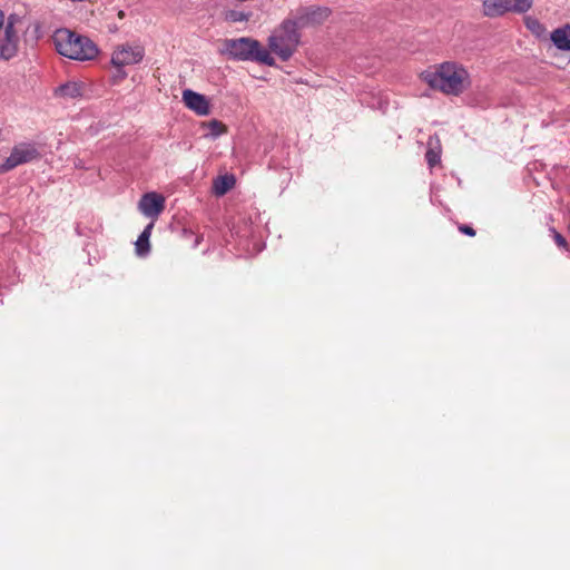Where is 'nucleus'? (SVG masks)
I'll list each match as a JSON object with an SVG mask.
<instances>
[{
	"instance_id": "1",
	"label": "nucleus",
	"mask_w": 570,
	"mask_h": 570,
	"mask_svg": "<svg viewBox=\"0 0 570 570\" xmlns=\"http://www.w3.org/2000/svg\"><path fill=\"white\" fill-rule=\"evenodd\" d=\"M430 88L446 96H460L472 86L469 70L456 61H444L422 72Z\"/></svg>"
},
{
	"instance_id": "2",
	"label": "nucleus",
	"mask_w": 570,
	"mask_h": 570,
	"mask_svg": "<svg viewBox=\"0 0 570 570\" xmlns=\"http://www.w3.org/2000/svg\"><path fill=\"white\" fill-rule=\"evenodd\" d=\"M52 41L58 53L72 60L90 61L99 55V48L91 39L66 28L58 29Z\"/></svg>"
},
{
	"instance_id": "3",
	"label": "nucleus",
	"mask_w": 570,
	"mask_h": 570,
	"mask_svg": "<svg viewBox=\"0 0 570 570\" xmlns=\"http://www.w3.org/2000/svg\"><path fill=\"white\" fill-rule=\"evenodd\" d=\"M222 53L234 60H250L267 66L275 65V60L269 51L258 40L249 37L223 40Z\"/></svg>"
},
{
	"instance_id": "4",
	"label": "nucleus",
	"mask_w": 570,
	"mask_h": 570,
	"mask_svg": "<svg viewBox=\"0 0 570 570\" xmlns=\"http://www.w3.org/2000/svg\"><path fill=\"white\" fill-rule=\"evenodd\" d=\"M298 30L294 20L287 17L268 38L269 49L283 61L288 60L296 51L301 40Z\"/></svg>"
},
{
	"instance_id": "5",
	"label": "nucleus",
	"mask_w": 570,
	"mask_h": 570,
	"mask_svg": "<svg viewBox=\"0 0 570 570\" xmlns=\"http://www.w3.org/2000/svg\"><path fill=\"white\" fill-rule=\"evenodd\" d=\"M145 48L139 43H119L115 46L110 65L115 68L116 73L112 76L114 82H120L127 77L125 67L138 65L144 60Z\"/></svg>"
},
{
	"instance_id": "6",
	"label": "nucleus",
	"mask_w": 570,
	"mask_h": 570,
	"mask_svg": "<svg viewBox=\"0 0 570 570\" xmlns=\"http://www.w3.org/2000/svg\"><path fill=\"white\" fill-rule=\"evenodd\" d=\"M23 22L21 18L16 14L9 16L4 28L3 37L0 40V58L3 60H10L16 57L19 51L20 45V32Z\"/></svg>"
},
{
	"instance_id": "7",
	"label": "nucleus",
	"mask_w": 570,
	"mask_h": 570,
	"mask_svg": "<svg viewBox=\"0 0 570 570\" xmlns=\"http://www.w3.org/2000/svg\"><path fill=\"white\" fill-rule=\"evenodd\" d=\"M331 16V10L327 7H301L292 11L288 16L294 20L298 29L316 27L324 23Z\"/></svg>"
},
{
	"instance_id": "8",
	"label": "nucleus",
	"mask_w": 570,
	"mask_h": 570,
	"mask_svg": "<svg viewBox=\"0 0 570 570\" xmlns=\"http://www.w3.org/2000/svg\"><path fill=\"white\" fill-rule=\"evenodd\" d=\"M40 154L32 142L17 144L4 163L0 165V173H7L17 166L38 159Z\"/></svg>"
},
{
	"instance_id": "9",
	"label": "nucleus",
	"mask_w": 570,
	"mask_h": 570,
	"mask_svg": "<svg viewBox=\"0 0 570 570\" xmlns=\"http://www.w3.org/2000/svg\"><path fill=\"white\" fill-rule=\"evenodd\" d=\"M139 210L147 217H158L165 209V197L155 191L145 194L138 204Z\"/></svg>"
},
{
	"instance_id": "10",
	"label": "nucleus",
	"mask_w": 570,
	"mask_h": 570,
	"mask_svg": "<svg viewBox=\"0 0 570 570\" xmlns=\"http://www.w3.org/2000/svg\"><path fill=\"white\" fill-rule=\"evenodd\" d=\"M183 101L185 106L199 116H207L210 112V107L207 98L190 89L183 91Z\"/></svg>"
},
{
	"instance_id": "11",
	"label": "nucleus",
	"mask_w": 570,
	"mask_h": 570,
	"mask_svg": "<svg viewBox=\"0 0 570 570\" xmlns=\"http://www.w3.org/2000/svg\"><path fill=\"white\" fill-rule=\"evenodd\" d=\"M550 39L557 49L561 51H570V24H563L554 29Z\"/></svg>"
},
{
	"instance_id": "12",
	"label": "nucleus",
	"mask_w": 570,
	"mask_h": 570,
	"mask_svg": "<svg viewBox=\"0 0 570 570\" xmlns=\"http://www.w3.org/2000/svg\"><path fill=\"white\" fill-rule=\"evenodd\" d=\"M441 144L438 136H432L428 140V150L425 154V159L428 165L432 168L438 165L441 160Z\"/></svg>"
},
{
	"instance_id": "13",
	"label": "nucleus",
	"mask_w": 570,
	"mask_h": 570,
	"mask_svg": "<svg viewBox=\"0 0 570 570\" xmlns=\"http://www.w3.org/2000/svg\"><path fill=\"white\" fill-rule=\"evenodd\" d=\"M482 7L485 17L495 18L508 13L504 0H484Z\"/></svg>"
},
{
	"instance_id": "14",
	"label": "nucleus",
	"mask_w": 570,
	"mask_h": 570,
	"mask_svg": "<svg viewBox=\"0 0 570 570\" xmlns=\"http://www.w3.org/2000/svg\"><path fill=\"white\" fill-rule=\"evenodd\" d=\"M525 28L538 39H543L547 36L546 26L535 17L525 16L523 18Z\"/></svg>"
},
{
	"instance_id": "15",
	"label": "nucleus",
	"mask_w": 570,
	"mask_h": 570,
	"mask_svg": "<svg viewBox=\"0 0 570 570\" xmlns=\"http://www.w3.org/2000/svg\"><path fill=\"white\" fill-rule=\"evenodd\" d=\"M235 185V178L233 175L218 176L213 184V190L215 195L223 196L230 190Z\"/></svg>"
},
{
	"instance_id": "16",
	"label": "nucleus",
	"mask_w": 570,
	"mask_h": 570,
	"mask_svg": "<svg viewBox=\"0 0 570 570\" xmlns=\"http://www.w3.org/2000/svg\"><path fill=\"white\" fill-rule=\"evenodd\" d=\"M82 95V87L78 82H68L57 89L56 96L75 99Z\"/></svg>"
},
{
	"instance_id": "17",
	"label": "nucleus",
	"mask_w": 570,
	"mask_h": 570,
	"mask_svg": "<svg viewBox=\"0 0 570 570\" xmlns=\"http://www.w3.org/2000/svg\"><path fill=\"white\" fill-rule=\"evenodd\" d=\"M153 227V223L148 224L136 242V252L140 256L146 255L150 249L149 238L151 235Z\"/></svg>"
},
{
	"instance_id": "18",
	"label": "nucleus",
	"mask_w": 570,
	"mask_h": 570,
	"mask_svg": "<svg viewBox=\"0 0 570 570\" xmlns=\"http://www.w3.org/2000/svg\"><path fill=\"white\" fill-rule=\"evenodd\" d=\"M507 12L515 14L527 13L533 7V0H504Z\"/></svg>"
},
{
	"instance_id": "19",
	"label": "nucleus",
	"mask_w": 570,
	"mask_h": 570,
	"mask_svg": "<svg viewBox=\"0 0 570 570\" xmlns=\"http://www.w3.org/2000/svg\"><path fill=\"white\" fill-rule=\"evenodd\" d=\"M252 17L250 12H245L240 10H226L224 12V19L227 22L236 23V22H244L248 21Z\"/></svg>"
},
{
	"instance_id": "20",
	"label": "nucleus",
	"mask_w": 570,
	"mask_h": 570,
	"mask_svg": "<svg viewBox=\"0 0 570 570\" xmlns=\"http://www.w3.org/2000/svg\"><path fill=\"white\" fill-rule=\"evenodd\" d=\"M214 137L220 136L227 131V127L219 120L213 119L206 124Z\"/></svg>"
},
{
	"instance_id": "21",
	"label": "nucleus",
	"mask_w": 570,
	"mask_h": 570,
	"mask_svg": "<svg viewBox=\"0 0 570 570\" xmlns=\"http://www.w3.org/2000/svg\"><path fill=\"white\" fill-rule=\"evenodd\" d=\"M550 232L552 234V237H553L556 244L559 247H561L566 250H569L568 242L566 240V238L559 232H557L554 227H551Z\"/></svg>"
},
{
	"instance_id": "22",
	"label": "nucleus",
	"mask_w": 570,
	"mask_h": 570,
	"mask_svg": "<svg viewBox=\"0 0 570 570\" xmlns=\"http://www.w3.org/2000/svg\"><path fill=\"white\" fill-rule=\"evenodd\" d=\"M459 230L464 234V235H468L470 237H473L475 236V230L473 227L469 226V225H464V224H461L459 225Z\"/></svg>"
},
{
	"instance_id": "23",
	"label": "nucleus",
	"mask_w": 570,
	"mask_h": 570,
	"mask_svg": "<svg viewBox=\"0 0 570 570\" xmlns=\"http://www.w3.org/2000/svg\"><path fill=\"white\" fill-rule=\"evenodd\" d=\"M117 17H118L119 19H124V18L126 17L125 11H124V10H119V11H118V13H117Z\"/></svg>"
}]
</instances>
